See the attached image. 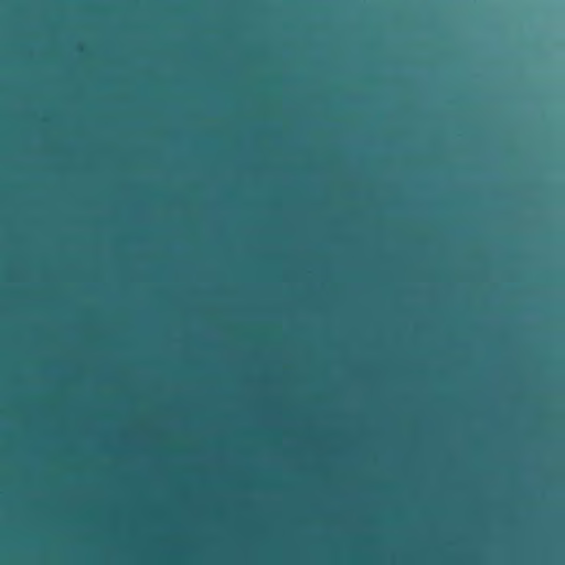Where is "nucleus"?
<instances>
[{
    "label": "nucleus",
    "instance_id": "1",
    "mask_svg": "<svg viewBox=\"0 0 565 565\" xmlns=\"http://www.w3.org/2000/svg\"><path fill=\"white\" fill-rule=\"evenodd\" d=\"M213 398H216V388H213Z\"/></svg>",
    "mask_w": 565,
    "mask_h": 565
},
{
    "label": "nucleus",
    "instance_id": "2",
    "mask_svg": "<svg viewBox=\"0 0 565 565\" xmlns=\"http://www.w3.org/2000/svg\"><path fill=\"white\" fill-rule=\"evenodd\" d=\"M213 398H216V388H213Z\"/></svg>",
    "mask_w": 565,
    "mask_h": 565
},
{
    "label": "nucleus",
    "instance_id": "3",
    "mask_svg": "<svg viewBox=\"0 0 565 565\" xmlns=\"http://www.w3.org/2000/svg\"><path fill=\"white\" fill-rule=\"evenodd\" d=\"M213 398H216V388H213Z\"/></svg>",
    "mask_w": 565,
    "mask_h": 565
},
{
    "label": "nucleus",
    "instance_id": "4",
    "mask_svg": "<svg viewBox=\"0 0 565 565\" xmlns=\"http://www.w3.org/2000/svg\"><path fill=\"white\" fill-rule=\"evenodd\" d=\"M213 398H216V388H213Z\"/></svg>",
    "mask_w": 565,
    "mask_h": 565
},
{
    "label": "nucleus",
    "instance_id": "5",
    "mask_svg": "<svg viewBox=\"0 0 565 565\" xmlns=\"http://www.w3.org/2000/svg\"><path fill=\"white\" fill-rule=\"evenodd\" d=\"M213 443H214V444L216 443V439H215V438L213 439Z\"/></svg>",
    "mask_w": 565,
    "mask_h": 565
},
{
    "label": "nucleus",
    "instance_id": "6",
    "mask_svg": "<svg viewBox=\"0 0 565 565\" xmlns=\"http://www.w3.org/2000/svg\"><path fill=\"white\" fill-rule=\"evenodd\" d=\"M213 478H214V479L216 478V475H215V473L213 475Z\"/></svg>",
    "mask_w": 565,
    "mask_h": 565
},
{
    "label": "nucleus",
    "instance_id": "7",
    "mask_svg": "<svg viewBox=\"0 0 565 565\" xmlns=\"http://www.w3.org/2000/svg\"><path fill=\"white\" fill-rule=\"evenodd\" d=\"M213 513H214V514L216 513V510H215V509L213 510Z\"/></svg>",
    "mask_w": 565,
    "mask_h": 565
}]
</instances>
